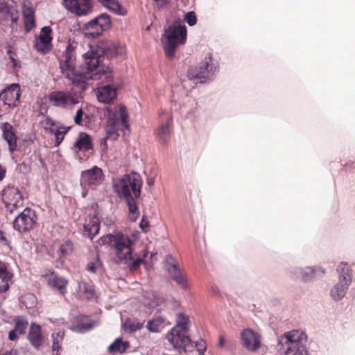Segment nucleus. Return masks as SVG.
I'll return each mask as SVG.
<instances>
[{
  "label": "nucleus",
  "instance_id": "nucleus-1",
  "mask_svg": "<svg viewBox=\"0 0 355 355\" xmlns=\"http://www.w3.org/2000/svg\"><path fill=\"white\" fill-rule=\"evenodd\" d=\"M90 50L84 55V64L80 69L75 68L76 53L73 46H67L60 68L64 76L76 87L85 90L87 80L103 79L107 85L98 88L97 98L100 102L110 104L116 97V89L110 84L114 82V71L103 63L105 57L112 59L125 53V46H89Z\"/></svg>",
  "mask_w": 355,
  "mask_h": 355
},
{
  "label": "nucleus",
  "instance_id": "nucleus-2",
  "mask_svg": "<svg viewBox=\"0 0 355 355\" xmlns=\"http://www.w3.org/2000/svg\"><path fill=\"white\" fill-rule=\"evenodd\" d=\"M142 179L137 173L125 174L113 182V190L120 199L125 201L129 211V218L135 221L139 215L137 199L141 196Z\"/></svg>",
  "mask_w": 355,
  "mask_h": 355
},
{
  "label": "nucleus",
  "instance_id": "nucleus-3",
  "mask_svg": "<svg viewBox=\"0 0 355 355\" xmlns=\"http://www.w3.org/2000/svg\"><path fill=\"white\" fill-rule=\"evenodd\" d=\"M103 245H108L115 250V254L120 262L127 264L131 271L137 270L144 263V258L148 254L146 250L141 251L142 256L136 257L133 254L134 241L128 236L121 233L107 234L101 238Z\"/></svg>",
  "mask_w": 355,
  "mask_h": 355
},
{
  "label": "nucleus",
  "instance_id": "nucleus-4",
  "mask_svg": "<svg viewBox=\"0 0 355 355\" xmlns=\"http://www.w3.org/2000/svg\"><path fill=\"white\" fill-rule=\"evenodd\" d=\"M107 124L105 127L106 138L116 140L119 137V131L123 129L130 131L128 113L125 105L119 104L117 106L107 108Z\"/></svg>",
  "mask_w": 355,
  "mask_h": 355
},
{
  "label": "nucleus",
  "instance_id": "nucleus-5",
  "mask_svg": "<svg viewBox=\"0 0 355 355\" xmlns=\"http://www.w3.org/2000/svg\"><path fill=\"white\" fill-rule=\"evenodd\" d=\"M218 71V64L214 62L212 54L209 53L198 65L189 68L187 76L196 84L204 83L210 80Z\"/></svg>",
  "mask_w": 355,
  "mask_h": 355
},
{
  "label": "nucleus",
  "instance_id": "nucleus-6",
  "mask_svg": "<svg viewBox=\"0 0 355 355\" xmlns=\"http://www.w3.org/2000/svg\"><path fill=\"white\" fill-rule=\"evenodd\" d=\"M285 341L284 346L286 348V354L295 352L293 355H306L305 349L306 342V334L300 330H293L284 334Z\"/></svg>",
  "mask_w": 355,
  "mask_h": 355
},
{
  "label": "nucleus",
  "instance_id": "nucleus-7",
  "mask_svg": "<svg viewBox=\"0 0 355 355\" xmlns=\"http://www.w3.org/2000/svg\"><path fill=\"white\" fill-rule=\"evenodd\" d=\"M337 270L340 274L339 282L331 291V296L334 300H340L345 295L352 282L351 270L347 263H340Z\"/></svg>",
  "mask_w": 355,
  "mask_h": 355
},
{
  "label": "nucleus",
  "instance_id": "nucleus-8",
  "mask_svg": "<svg viewBox=\"0 0 355 355\" xmlns=\"http://www.w3.org/2000/svg\"><path fill=\"white\" fill-rule=\"evenodd\" d=\"M47 99L51 106L61 109H67L78 103L77 96L69 91H52L48 94Z\"/></svg>",
  "mask_w": 355,
  "mask_h": 355
},
{
  "label": "nucleus",
  "instance_id": "nucleus-9",
  "mask_svg": "<svg viewBox=\"0 0 355 355\" xmlns=\"http://www.w3.org/2000/svg\"><path fill=\"white\" fill-rule=\"evenodd\" d=\"M111 27L110 17L105 14H101L89 21L85 27L84 31L86 37L96 38L100 36L104 31Z\"/></svg>",
  "mask_w": 355,
  "mask_h": 355
},
{
  "label": "nucleus",
  "instance_id": "nucleus-10",
  "mask_svg": "<svg viewBox=\"0 0 355 355\" xmlns=\"http://www.w3.org/2000/svg\"><path fill=\"white\" fill-rule=\"evenodd\" d=\"M2 200L10 214L24 206V197L17 187L7 186L3 190Z\"/></svg>",
  "mask_w": 355,
  "mask_h": 355
},
{
  "label": "nucleus",
  "instance_id": "nucleus-11",
  "mask_svg": "<svg viewBox=\"0 0 355 355\" xmlns=\"http://www.w3.org/2000/svg\"><path fill=\"white\" fill-rule=\"evenodd\" d=\"M37 220V216L35 211L27 207L15 218L13 222V228L20 233L27 232L34 228Z\"/></svg>",
  "mask_w": 355,
  "mask_h": 355
},
{
  "label": "nucleus",
  "instance_id": "nucleus-12",
  "mask_svg": "<svg viewBox=\"0 0 355 355\" xmlns=\"http://www.w3.org/2000/svg\"><path fill=\"white\" fill-rule=\"evenodd\" d=\"M166 339L175 349H184L186 352L193 347L187 331L178 330V327H173L166 335Z\"/></svg>",
  "mask_w": 355,
  "mask_h": 355
},
{
  "label": "nucleus",
  "instance_id": "nucleus-13",
  "mask_svg": "<svg viewBox=\"0 0 355 355\" xmlns=\"http://www.w3.org/2000/svg\"><path fill=\"white\" fill-rule=\"evenodd\" d=\"M164 35L168 44H184L187 40V27L185 25L174 23L165 31Z\"/></svg>",
  "mask_w": 355,
  "mask_h": 355
},
{
  "label": "nucleus",
  "instance_id": "nucleus-14",
  "mask_svg": "<svg viewBox=\"0 0 355 355\" xmlns=\"http://www.w3.org/2000/svg\"><path fill=\"white\" fill-rule=\"evenodd\" d=\"M21 88L18 84H12L0 93V100L8 107H15L19 103Z\"/></svg>",
  "mask_w": 355,
  "mask_h": 355
},
{
  "label": "nucleus",
  "instance_id": "nucleus-15",
  "mask_svg": "<svg viewBox=\"0 0 355 355\" xmlns=\"http://www.w3.org/2000/svg\"><path fill=\"white\" fill-rule=\"evenodd\" d=\"M103 173L101 168L94 166L91 169L83 171L81 173V184L92 188L100 185L103 180Z\"/></svg>",
  "mask_w": 355,
  "mask_h": 355
},
{
  "label": "nucleus",
  "instance_id": "nucleus-16",
  "mask_svg": "<svg viewBox=\"0 0 355 355\" xmlns=\"http://www.w3.org/2000/svg\"><path fill=\"white\" fill-rule=\"evenodd\" d=\"M44 277L51 288L58 291L63 296L67 293L69 281L66 278L59 276L54 270H49Z\"/></svg>",
  "mask_w": 355,
  "mask_h": 355
},
{
  "label": "nucleus",
  "instance_id": "nucleus-17",
  "mask_svg": "<svg viewBox=\"0 0 355 355\" xmlns=\"http://www.w3.org/2000/svg\"><path fill=\"white\" fill-rule=\"evenodd\" d=\"M241 343L247 349L256 352L261 347L259 334L250 329H244L241 334Z\"/></svg>",
  "mask_w": 355,
  "mask_h": 355
},
{
  "label": "nucleus",
  "instance_id": "nucleus-18",
  "mask_svg": "<svg viewBox=\"0 0 355 355\" xmlns=\"http://www.w3.org/2000/svg\"><path fill=\"white\" fill-rule=\"evenodd\" d=\"M63 1L68 10L78 16L85 15L92 10L91 0H63Z\"/></svg>",
  "mask_w": 355,
  "mask_h": 355
},
{
  "label": "nucleus",
  "instance_id": "nucleus-19",
  "mask_svg": "<svg viewBox=\"0 0 355 355\" xmlns=\"http://www.w3.org/2000/svg\"><path fill=\"white\" fill-rule=\"evenodd\" d=\"M27 338L35 349H39L45 341L42 327L35 322H32L30 325Z\"/></svg>",
  "mask_w": 355,
  "mask_h": 355
},
{
  "label": "nucleus",
  "instance_id": "nucleus-20",
  "mask_svg": "<svg viewBox=\"0 0 355 355\" xmlns=\"http://www.w3.org/2000/svg\"><path fill=\"white\" fill-rule=\"evenodd\" d=\"M35 9L33 3L29 0H25L22 5V14L24 25L28 31L35 27Z\"/></svg>",
  "mask_w": 355,
  "mask_h": 355
},
{
  "label": "nucleus",
  "instance_id": "nucleus-21",
  "mask_svg": "<svg viewBox=\"0 0 355 355\" xmlns=\"http://www.w3.org/2000/svg\"><path fill=\"white\" fill-rule=\"evenodd\" d=\"M15 327L9 331L8 338L10 340L15 341L18 340L17 333L19 335H24L28 326V320L26 317L18 315L14 319Z\"/></svg>",
  "mask_w": 355,
  "mask_h": 355
},
{
  "label": "nucleus",
  "instance_id": "nucleus-22",
  "mask_svg": "<svg viewBox=\"0 0 355 355\" xmlns=\"http://www.w3.org/2000/svg\"><path fill=\"white\" fill-rule=\"evenodd\" d=\"M3 137L8 144L9 150L13 153L17 148V137L12 125L5 123L2 127Z\"/></svg>",
  "mask_w": 355,
  "mask_h": 355
},
{
  "label": "nucleus",
  "instance_id": "nucleus-23",
  "mask_svg": "<svg viewBox=\"0 0 355 355\" xmlns=\"http://www.w3.org/2000/svg\"><path fill=\"white\" fill-rule=\"evenodd\" d=\"M100 230V220L96 214H89L85 220L84 230L91 239L96 235Z\"/></svg>",
  "mask_w": 355,
  "mask_h": 355
},
{
  "label": "nucleus",
  "instance_id": "nucleus-24",
  "mask_svg": "<svg viewBox=\"0 0 355 355\" xmlns=\"http://www.w3.org/2000/svg\"><path fill=\"white\" fill-rule=\"evenodd\" d=\"M172 124V116L168 115L165 123L162 124L157 130V136L163 144H166L169 139Z\"/></svg>",
  "mask_w": 355,
  "mask_h": 355
},
{
  "label": "nucleus",
  "instance_id": "nucleus-25",
  "mask_svg": "<svg viewBox=\"0 0 355 355\" xmlns=\"http://www.w3.org/2000/svg\"><path fill=\"white\" fill-rule=\"evenodd\" d=\"M73 147L80 151L86 152L93 148L92 139L87 133L81 132L73 144Z\"/></svg>",
  "mask_w": 355,
  "mask_h": 355
},
{
  "label": "nucleus",
  "instance_id": "nucleus-26",
  "mask_svg": "<svg viewBox=\"0 0 355 355\" xmlns=\"http://www.w3.org/2000/svg\"><path fill=\"white\" fill-rule=\"evenodd\" d=\"M18 19L17 12L11 9L8 3L4 0H0V21L11 20L17 21Z\"/></svg>",
  "mask_w": 355,
  "mask_h": 355
},
{
  "label": "nucleus",
  "instance_id": "nucleus-27",
  "mask_svg": "<svg viewBox=\"0 0 355 355\" xmlns=\"http://www.w3.org/2000/svg\"><path fill=\"white\" fill-rule=\"evenodd\" d=\"M53 340L52 343V354L53 355H60L62 351V343L64 338V331L60 330L56 333L51 334Z\"/></svg>",
  "mask_w": 355,
  "mask_h": 355
},
{
  "label": "nucleus",
  "instance_id": "nucleus-28",
  "mask_svg": "<svg viewBox=\"0 0 355 355\" xmlns=\"http://www.w3.org/2000/svg\"><path fill=\"white\" fill-rule=\"evenodd\" d=\"M130 347V343L128 341H123L122 338H116L108 347V352L110 354L124 353Z\"/></svg>",
  "mask_w": 355,
  "mask_h": 355
},
{
  "label": "nucleus",
  "instance_id": "nucleus-29",
  "mask_svg": "<svg viewBox=\"0 0 355 355\" xmlns=\"http://www.w3.org/2000/svg\"><path fill=\"white\" fill-rule=\"evenodd\" d=\"M168 274L177 284L182 288L187 287V282L185 277L182 273L180 268L175 269L174 267L168 270Z\"/></svg>",
  "mask_w": 355,
  "mask_h": 355
},
{
  "label": "nucleus",
  "instance_id": "nucleus-30",
  "mask_svg": "<svg viewBox=\"0 0 355 355\" xmlns=\"http://www.w3.org/2000/svg\"><path fill=\"white\" fill-rule=\"evenodd\" d=\"M144 326L143 322H140L138 320L127 319L123 324V328L125 331L129 333L135 332L139 330Z\"/></svg>",
  "mask_w": 355,
  "mask_h": 355
},
{
  "label": "nucleus",
  "instance_id": "nucleus-31",
  "mask_svg": "<svg viewBox=\"0 0 355 355\" xmlns=\"http://www.w3.org/2000/svg\"><path fill=\"white\" fill-rule=\"evenodd\" d=\"M13 277V274L9 270L8 265L4 262L0 261V279L5 284H8V282Z\"/></svg>",
  "mask_w": 355,
  "mask_h": 355
},
{
  "label": "nucleus",
  "instance_id": "nucleus-32",
  "mask_svg": "<svg viewBox=\"0 0 355 355\" xmlns=\"http://www.w3.org/2000/svg\"><path fill=\"white\" fill-rule=\"evenodd\" d=\"M189 317L182 313H178L176 315V325L174 327H178V330L187 331L189 328Z\"/></svg>",
  "mask_w": 355,
  "mask_h": 355
},
{
  "label": "nucleus",
  "instance_id": "nucleus-33",
  "mask_svg": "<svg viewBox=\"0 0 355 355\" xmlns=\"http://www.w3.org/2000/svg\"><path fill=\"white\" fill-rule=\"evenodd\" d=\"M74 250V245L70 240L65 241L59 248L60 257H65L71 254Z\"/></svg>",
  "mask_w": 355,
  "mask_h": 355
},
{
  "label": "nucleus",
  "instance_id": "nucleus-34",
  "mask_svg": "<svg viewBox=\"0 0 355 355\" xmlns=\"http://www.w3.org/2000/svg\"><path fill=\"white\" fill-rule=\"evenodd\" d=\"M52 29L50 26H44L42 28L40 40L43 44H51L52 37H51Z\"/></svg>",
  "mask_w": 355,
  "mask_h": 355
},
{
  "label": "nucleus",
  "instance_id": "nucleus-35",
  "mask_svg": "<svg viewBox=\"0 0 355 355\" xmlns=\"http://www.w3.org/2000/svg\"><path fill=\"white\" fill-rule=\"evenodd\" d=\"M98 1L114 13L121 14L120 10L121 6L118 0H98Z\"/></svg>",
  "mask_w": 355,
  "mask_h": 355
},
{
  "label": "nucleus",
  "instance_id": "nucleus-36",
  "mask_svg": "<svg viewBox=\"0 0 355 355\" xmlns=\"http://www.w3.org/2000/svg\"><path fill=\"white\" fill-rule=\"evenodd\" d=\"M79 288L87 299H92L95 295V291L93 288V286L88 283H80Z\"/></svg>",
  "mask_w": 355,
  "mask_h": 355
},
{
  "label": "nucleus",
  "instance_id": "nucleus-37",
  "mask_svg": "<svg viewBox=\"0 0 355 355\" xmlns=\"http://www.w3.org/2000/svg\"><path fill=\"white\" fill-rule=\"evenodd\" d=\"M71 127L60 126L58 129L54 132L55 137V146H58L63 141L65 135L69 132Z\"/></svg>",
  "mask_w": 355,
  "mask_h": 355
},
{
  "label": "nucleus",
  "instance_id": "nucleus-38",
  "mask_svg": "<svg viewBox=\"0 0 355 355\" xmlns=\"http://www.w3.org/2000/svg\"><path fill=\"white\" fill-rule=\"evenodd\" d=\"M6 51H7V54L9 56V59L10 60V61L12 63V67L14 68L20 67H21L20 62L18 60L17 53L15 51L14 46H8V49H7Z\"/></svg>",
  "mask_w": 355,
  "mask_h": 355
},
{
  "label": "nucleus",
  "instance_id": "nucleus-39",
  "mask_svg": "<svg viewBox=\"0 0 355 355\" xmlns=\"http://www.w3.org/2000/svg\"><path fill=\"white\" fill-rule=\"evenodd\" d=\"M163 320L162 318H155L151 320H149L147 323V328L152 332L159 331V326L162 324Z\"/></svg>",
  "mask_w": 355,
  "mask_h": 355
},
{
  "label": "nucleus",
  "instance_id": "nucleus-40",
  "mask_svg": "<svg viewBox=\"0 0 355 355\" xmlns=\"http://www.w3.org/2000/svg\"><path fill=\"white\" fill-rule=\"evenodd\" d=\"M101 266V263L98 257H96L94 261H89L87 266L86 270L91 273H96L98 268Z\"/></svg>",
  "mask_w": 355,
  "mask_h": 355
},
{
  "label": "nucleus",
  "instance_id": "nucleus-41",
  "mask_svg": "<svg viewBox=\"0 0 355 355\" xmlns=\"http://www.w3.org/2000/svg\"><path fill=\"white\" fill-rule=\"evenodd\" d=\"M178 46H164V51L166 56L169 59H173L175 56L176 47Z\"/></svg>",
  "mask_w": 355,
  "mask_h": 355
},
{
  "label": "nucleus",
  "instance_id": "nucleus-42",
  "mask_svg": "<svg viewBox=\"0 0 355 355\" xmlns=\"http://www.w3.org/2000/svg\"><path fill=\"white\" fill-rule=\"evenodd\" d=\"M166 263L167 264V270L168 271L169 269L172 268H175V269H178L179 268L177 266L176 261L175 259L170 254H168L166 256L165 258Z\"/></svg>",
  "mask_w": 355,
  "mask_h": 355
},
{
  "label": "nucleus",
  "instance_id": "nucleus-43",
  "mask_svg": "<svg viewBox=\"0 0 355 355\" xmlns=\"http://www.w3.org/2000/svg\"><path fill=\"white\" fill-rule=\"evenodd\" d=\"M184 19L189 26H193L196 23V17L193 12H187Z\"/></svg>",
  "mask_w": 355,
  "mask_h": 355
},
{
  "label": "nucleus",
  "instance_id": "nucleus-44",
  "mask_svg": "<svg viewBox=\"0 0 355 355\" xmlns=\"http://www.w3.org/2000/svg\"><path fill=\"white\" fill-rule=\"evenodd\" d=\"M53 46H34V49L41 54H46L52 49Z\"/></svg>",
  "mask_w": 355,
  "mask_h": 355
},
{
  "label": "nucleus",
  "instance_id": "nucleus-45",
  "mask_svg": "<svg viewBox=\"0 0 355 355\" xmlns=\"http://www.w3.org/2000/svg\"><path fill=\"white\" fill-rule=\"evenodd\" d=\"M196 347L200 354H202L205 352L207 347L206 343L204 340H200L196 343Z\"/></svg>",
  "mask_w": 355,
  "mask_h": 355
},
{
  "label": "nucleus",
  "instance_id": "nucleus-46",
  "mask_svg": "<svg viewBox=\"0 0 355 355\" xmlns=\"http://www.w3.org/2000/svg\"><path fill=\"white\" fill-rule=\"evenodd\" d=\"M83 111L82 109L77 110L76 116L74 117V122L77 125H82L83 123Z\"/></svg>",
  "mask_w": 355,
  "mask_h": 355
},
{
  "label": "nucleus",
  "instance_id": "nucleus-47",
  "mask_svg": "<svg viewBox=\"0 0 355 355\" xmlns=\"http://www.w3.org/2000/svg\"><path fill=\"white\" fill-rule=\"evenodd\" d=\"M157 3V6L158 8H164L165 6H166L169 0H154Z\"/></svg>",
  "mask_w": 355,
  "mask_h": 355
},
{
  "label": "nucleus",
  "instance_id": "nucleus-48",
  "mask_svg": "<svg viewBox=\"0 0 355 355\" xmlns=\"http://www.w3.org/2000/svg\"><path fill=\"white\" fill-rule=\"evenodd\" d=\"M0 241L4 245H9V241H8L6 237L4 236L3 232L1 230H0Z\"/></svg>",
  "mask_w": 355,
  "mask_h": 355
},
{
  "label": "nucleus",
  "instance_id": "nucleus-49",
  "mask_svg": "<svg viewBox=\"0 0 355 355\" xmlns=\"http://www.w3.org/2000/svg\"><path fill=\"white\" fill-rule=\"evenodd\" d=\"M225 339L223 336H219L218 347L223 348L225 347Z\"/></svg>",
  "mask_w": 355,
  "mask_h": 355
},
{
  "label": "nucleus",
  "instance_id": "nucleus-50",
  "mask_svg": "<svg viewBox=\"0 0 355 355\" xmlns=\"http://www.w3.org/2000/svg\"><path fill=\"white\" fill-rule=\"evenodd\" d=\"M6 173V168L3 166L0 165V180H2L5 178Z\"/></svg>",
  "mask_w": 355,
  "mask_h": 355
},
{
  "label": "nucleus",
  "instance_id": "nucleus-51",
  "mask_svg": "<svg viewBox=\"0 0 355 355\" xmlns=\"http://www.w3.org/2000/svg\"><path fill=\"white\" fill-rule=\"evenodd\" d=\"M10 288L9 284H4L2 286H0V293L6 292Z\"/></svg>",
  "mask_w": 355,
  "mask_h": 355
},
{
  "label": "nucleus",
  "instance_id": "nucleus-52",
  "mask_svg": "<svg viewBox=\"0 0 355 355\" xmlns=\"http://www.w3.org/2000/svg\"><path fill=\"white\" fill-rule=\"evenodd\" d=\"M148 222L147 220H145L144 219H142L140 223V227L141 228H144V227H148Z\"/></svg>",
  "mask_w": 355,
  "mask_h": 355
},
{
  "label": "nucleus",
  "instance_id": "nucleus-53",
  "mask_svg": "<svg viewBox=\"0 0 355 355\" xmlns=\"http://www.w3.org/2000/svg\"><path fill=\"white\" fill-rule=\"evenodd\" d=\"M90 325H86V326H84L83 327V329H80V331L81 332H84V331H86L87 330H89L90 329Z\"/></svg>",
  "mask_w": 355,
  "mask_h": 355
},
{
  "label": "nucleus",
  "instance_id": "nucleus-54",
  "mask_svg": "<svg viewBox=\"0 0 355 355\" xmlns=\"http://www.w3.org/2000/svg\"><path fill=\"white\" fill-rule=\"evenodd\" d=\"M0 355H13L12 352H6V353H3L2 354H0Z\"/></svg>",
  "mask_w": 355,
  "mask_h": 355
},
{
  "label": "nucleus",
  "instance_id": "nucleus-55",
  "mask_svg": "<svg viewBox=\"0 0 355 355\" xmlns=\"http://www.w3.org/2000/svg\"><path fill=\"white\" fill-rule=\"evenodd\" d=\"M193 189H194L195 192H196L197 194H198V193L200 192L199 189H198V188H195L194 187H193Z\"/></svg>",
  "mask_w": 355,
  "mask_h": 355
},
{
  "label": "nucleus",
  "instance_id": "nucleus-56",
  "mask_svg": "<svg viewBox=\"0 0 355 355\" xmlns=\"http://www.w3.org/2000/svg\"><path fill=\"white\" fill-rule=\"evenodd\" d=\"M189 198H190L191 200H192V193H191V192H190V193H189Z\"/></svg>",
  "mask_w": 355,
  "mask_h": 355
},
{
  "label": "nucleus",
  "instance_id": "nucleus-57",
  "mask_svg": "<svg viewBox=\"0 0 355 355\" xmlns=\"http://www.w3.org/2000/svg\"><path fill=\"white\" fill-rule=\"evenodd\" d=\"M50 132H53V129H50Z\"/></svg>",
  "mask_w": 355,
  "mask_h": 355
}]
</instances>
